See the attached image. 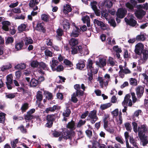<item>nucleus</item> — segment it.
Returning <instances> with one entry per match:
<instances>
[{"label": "nucleus", "mask_w": 148, "mask_h": 148, "mask_svg": "<svg viewBox=\"0 0 148 148\" xmlns=\"http://www.w3.org/2000/svg\"><path fill=\"white\" fill-rule=\"evenodd\" d=\"M144 49V45L141 43H138L135 46V52L138 55H140Z\"/></svg>", "instance_id": "nucleus-10"}, {"label": "nucleus", "mask_w": 148, "mask_h": 148, "mask_svg": "<svg viewBox=\"0 0 148 148\" xmlns=\"http://www.w3.org/2000/svg\"><path fill=\"white\" fill-rule=\"evenodd\" d=\"M6 114L3 113H0V123H3L4 122Z\"/></svg>", "instance_id": "nucleus-46"}, {"label": "nucleus", "mask_w": 148, "mask_h": 148, "mask_svg": "<svg viewBox=\"0 0 148 148\" xmlns=\"http://www.w3.org/2000/svg\"><path fill=\"white\" fill-rule=\"evenodd\" d=\"M109 64L111 66L116 65V62L115 60L112 58L109 57L108 59Z\"/></svg>", "instance_id": "nucleus-38"}, {"label": "nucleus", "mask_w": 148, "mask_h": 148, "mask_svg": "<svg viewBox=\"0 0 148 148\" xmlns=\"http://www.w3.org/2000/svg\"><path fill=\"white\" fill-rule=\"evenodd\" d=\"M71 113V111L69 109L67 108L66 110L64 111L63 115L64 116L68 117Z\"/></svg>", "instance_id": "nucleus-50"}, {"label": "nucleus", "mask_w": 148, "mask_h": 148, "mask_svg": "<svg viewBox=\"0 0 148 148\" xmlns=\"http://www.w3.org/2000/svg\"><path fill=\"white\" fill-rule=\"evenodd\" d=\"M74 88L76 90L75 92L78 93L79 96H82L83 95V92L80 90V86L79 84H76L74 86Z\"/></svg>", "instance_id": "nucleus-21"}, {"label": "nucleus", "mask_w": 148, "mask_h": 148, "mask_svg": "<svg viewBox=\"0 0 148 148\" xmlns=\"http://www.w3.org/2000/svg\"><path fill=\"white\" fill-rule=\"evenodd\" d=\"M130 84L132 86H136L138 84V82L137 80L132 78H131L129 79Z\"/></svg>", "instance_id": "nucleus-35"}, {"label": "nucleus", "mask_w": 148, "mask_h": 148, "mask_svg": "<svg viewBox=\"0 0 148 148\" xmlns=\"http://www.w3.org/2000/svg\"><path fill=\"white\" fill-rule=\"evenodd\" d=\"M55 116L54 115H48L47 116V121H52L54 119Z\"/></svg>", "instance_id": "nucleus-51"}, {"label": "nucleus", "mask_w": 148, "mask_h": 148, "mask_svg": "<svg viewBox=\"0 0 148 148\" xmlns=\"http://www.w3.org/2000/svg\"><path fill=\"white\" fill-rule=\"evenodd\" d=\"M41 18L44 21L48 22L49 21V16L47 14H43L41 15Z\"/></svg>", "instance_id": "nucleus-36"}, {"label": "nucleus", "mask_w": 148, "mask_h": 148, "mask_svg": "<svg viewBox=\"0 0 148 148\" xmlns=\"http://www.w3.org/2000/svg\"><path fill=\"white\" fill-rule=\"evenodd\" d=\"M127 13V11L126 9L124 8H119L117 10L116 15L118 17L122 18L125 17Z\"/></svg>", "instance_id": "nucleus-9"}, {"label": "nucleus", "mask_w": 148, "mask_h": 148, "mask_svg": "<svg viewBox=\"0 0 148 148\" xmlns=\"http://www.w3.org/2000/svg\"><path fill=\"white\" fill-rule=\"evenodd\" d=\"M69 43L71 46H75L78 44V41L75 38H71L69 41Z\"/></svg>", "instance_id": "nucleus-30"}, {"label": "nucleus", "mask_w": 148, "mask_h": 148, "mask_svg": "<svg viewBox=\"0 0 148 148\" xmlns=\"http://www.w3.org/2000/svg\"><path fill=\"white\" fill-rule=\"evenodd\" d=\"M28 105V104L27 103H24L22 105L21 108L22 112H25L28 109L29 107Z\"/></svg>", "instance_id": "nucleus-45"}, {"label": "nucleus", "mask_w": 148, "mask_h": 148, "mask_svg": "<svg viewBox=\"0 0 148 148\" xmlns=\"http://www.w3.org/2000/svg\"><path fill=\"white\" fill-rule=\"evenodd\" d=\"M3 26L2 29L5 31H8L9 30V26L10 24L9 22L5 21L2 23Z\"/></svg>", "instance_id": "nucleus-22"}, {"label": "nucleus", "mask_w": 148, "mask_h": 148, "mask_svg": "<svg viewBox=\"0 0 148 148\" xmlns=\"http://www.w3.org/2000/svg\"><path fill=\"white\" fill-rule=\"evenodd\" d=\"M12 67V66L11 64H9L5 65H3L1 68V71H4L5 70L9 69Z\"/></svg>", "instance_id": "nucleus-37"}, {"label": "nucleus", "mask_w": 148, "mask_h": 148, "mask_svg": "<svg viewBox=\"0 0 148 148\" xmlns=\"http://www.w3.org/2000/svg\"><path fill=\"white\" fill-rule=\"evenodd\" d=\"M139 138L143 146H145L148 143V138L146 137H143V136Z\"/></svg>", "instance_id": "nucleus-26"}, {"label": "nucleus", "mask_w": 148, "mask_h": 148, "mask_svg": "<svg viewBox=\"0 0 148 148\" xmlns=\"http://www.w3.org/2000/svg\"><path fill=\"white\" fill-rule=\"evenodd\" d=\"M57 36H62L63 34V30L60 28L58 29L56 31Z\"/></svg>", "instance_id": "nucleus-56"}, {"label": "nucleus", "mask_w": 148, "mask_h": 148, "mask_svg": "<svg viewBox=\"0 0 148 148\" xmlns=\"http://www.w3.org/2000/svg\"><path fill=\"white\" fill-rule=\"evenodd\" d=\"M94 62L91 59L88 60L86 64V68L88 71V79L91 81L93 79L92 73L96 74L98 71V70L94 68Z\"/></svg>", "instance_id": "nucleus-1"}, {"label": "nucleus", "mask_w": 148, "mask_h": 148, "mask_svg": "<svg viewBox=\"0 0 148 148\" xmlns=\"http://www.w3.org/2000/svg\"><path fill=\"white\" fill-rule=\"evenodd\" d=\"M109 115L108 114H105L103 117V126L104 129L110 133L114 132V130L112 129L114 126V122L113 121H111L108 123V119Z\"/></svg>", "instance_id": "nucleus-2"}, {"label": "nucleus", "mask_w": 148, "mask_h": 148, "mask_svg": "<svg viewBox=\"0 0 148 148\" xmlns=\"http://www.w3.org/2000/svg\"><path fill=\"white\" fill-rule=\"evenodd\" d=\"M45 55L47 56L51 57L52 56V52L48 49H46L45 51Z\"/></svg>", "instance_id": "nucleus-53"}, {"label": "nucleus", "mask_w": 148, "mask_h": 148, "mask_svg": "<svg viewBox=\"0 0 148 148\" xmlns=\"http://www.w3.org/2000/svg\"><path fill=\"white\" fill-rule=\"evenodd\" d=\"M94 22L95 24H97L99 26L101 27H103L105 26V24L103 22L96 19L94 20Z\"/></svg>", "instance_id": "nucleus-42"}, {"label": "nucleus", "mask_w": 148, "mask_h": 148, "mask_svg": "<svg viewBox=\"0 0 148 148\" xmlns=\"http://www.w3.org/2000/svg\"><path fill=\"white\" fill-rule=\"evenodd\" d=\"M39 81L34 78L32 79L30 82V86L33 87H36L39 84Z\"/></svg>", "instance_id": "nucleus-25"}, {"label": "nucleus", "mask_w": 148, "mask_h": 148, "mask_svg": "<svg viewBox=\"0 0 148 148\" xmlns=\"http://www.w3.org/2000/svg\"><path fill=\"white\" fill-rule=\"evenodd\" d=\"M127 17L130 19L129 20L126 18H125L124 19L126 23L132 26H135L137 24V22L134 19V17L133 16L129 14H128Z\"/></svg>", "instance_id": "nucleus-7"}, {"label": "nucleus", "mask_w": 148, "mask_h": 148, "mask_svg": "<svg viewBox=\"0 0 148 148\" xmlns=\"http://www.w3.org/2000/svg\"><path fill=\"white\" fill-rule=\"evenodd\" d=\"M105 4L106 6L108 8L111 7L112 5V2L109 0H106Z\"/></svg>", "instance_id": "nucleus-58"}, {"label": "nucleus", "mask_w": 148, "mask_h": 148, "mask_svg": "<svg viewBox=\"0 0 148 148\" xmlns=\"http://www.w3.org/2000/svg\"><path fill=\"white\" fill-rule=\"evenodd\" d=\"M63 63L66 65L70 67H71L73 65L72 62L67 59H64V60Z\"/></svg>", "instance_id": "nucleus-44"}, {"label": "nucleus", "mask_w": 148, "mask_h": 148, "mask_svg": "<svg viewBox=\"0 0 148 148\" xmlns=\"http://www.w3.org/2000/svg\"><path fill=\"white\" fill-rule=\"evenodd\" d=\"M26 65L24 63L18 64L16 65L14 68L16 69H23L26 68Z\"/></svg>", "instance_id": "nucleus-34"}, {"label": "nucleus", "mask_w": 148, "mask_h": 148, "mask_svg": "<svg viewBox=\"0 0 148 148\" xmlns=\"http://www.w3.org/2000/svg\"><path fill=\"white\" fill-rule=\"evenodd\" d=\"M23 44L22 42H18L15 44V48L17 51L21 49L23 46Z\"/></svg>", "instance_id": "nucleus-41"}, {"label": "nucleus", "mask_w": 148, "mask_h": 148, "mask_svg": "<svg viewBox=\"0 0 148 148\" xmlns=\"http://www.w3.org/2000/svg\"><path fill=\"white\" fill-rule=\"evenodd\" d=\"M105 79L101 77L98 78V81L100 83V85L103 88V85L106 86L108 85V82L110 80V77L109 75L106 74L104 76Z\"/></svg>", "instance_id": "nucleus-3"}, {"label": "nucleus", "mask_w": 148, "mask_h": 148, "mask_svg": "<svg viewBox=\"0 0 148 148\" xmlns=\"http://www.w3.org/2000/svg\"><path fill=\"white\" fill-rule=\"evenodd\" d=\"M144 80V81L147 83L148 82V76L145 73H143L141 74Z\"/></svg>", "instance_id": "nucleus-64"}, {"label": "nucleus", "mask_w": 148, "mask_h": 148, "mask_svg": "<svg viewBox=\"0 0 148 148\" xmlns=\"http://www.w3.org/2000/svg\"><path fill=\"white\" fill-rule=\"evenodd\" d=\"M96 64L101 68L104 67L106 65V59L104 58H100L99 61L96 62Z\"/></svg>", "instance_id": "nucleus-13"}, {"label": "nucleus", "mask_w": 148, "mask_h": 148, "mask_svg": "<svg viewBox=\"0 0 148 148\" xmlns=\"http://www.w3.org/2000/svg\"><path fill=\"white\" fill-rule=\"evenodd\" d=\"M39 65L40 67L42 68L43 69H47V65L42 62H41L39 64Z\"/></svg>", "instance_id": "nucleus-62"}, {"label": "nucleus", "mask_w": 148, "mask_h": 148, "mask_svg": "<svg viewBox=\"0 0 148 148\" xmlns=\"http://www.w3.org/2000/svg\"><path fill=\"white\" fill-rule=\"evenodd\" d=\"M82 19L84 23L90 21L89 17L87 15L85 16H83L82 17Z\"/></svg>", "instance_id": "nucleus-60"}, {"label": "nucleus", "mask_w": 148, "mask_h": 148, "mask_svg": "<svg viewBox=\"0 0 148 148\" xmlns=\"http://www.w3.org/2000/svg\"><path fill=\"white\" fill-rule=\"evenodd\" d=\"M64 69V67L62 65H59L56 68L55 67V71L56 70L58 72H60L62 71Z\"/></svg>", "instance_id": "nucleus-59"}, {"label": "nucleus", "mask_w": 148, "mask_h": 148, "mask_svg": "<svg viewBox=\"0 0 148 148\" xmlns=\"http://www.w3.org/2000/svg\"><path fill=\"white\" fill-rule=\"evenodd\" d=\"M98 119L97 111L96 110L91 111L89 113L87 120L89 121L92 123H94Z\"/></svg>", "instance_id": "nucleus-4"}, {"label": "nucleus", "mask_w": 148, "mask_h": 148, "mask_svg": "<svg viewBox=\"0 0 148 148\" xmlns=\"http://www.w3.org/2000/svg\"><path fill=\"white\" fill-rule=\"evenodd\" d=\"M85 60H79L76 64L77 68L79 70H82L85 66Z\"/></svg>", "instance_id": "nucleus-17"}, {"label": "nucleus", "mask_w": 148, "mask_h": 148, "mask_svg": "<svg viewBox=\"0 0 148 148\" xmlns=\"http://www.w3.org/2000/svg\"><path fill=\"white\" fill-rule=\"evenodd\" d=\"M60 107L57 106H54L53 107H49L46 109L45 112L47 113H49L50 112H53L56 109H59Z\"/></svg>", "instance_id": "nucleus-18"}, {"label": "nucleus", "mask_w": 148, "mask_h": 148, "mask_svg": "<svg viewBox=\"0 0 148 148\" xmlns=\"http://www.w3.org/2000/svg\"><path fill=\"white\" fill-rule=\"evenodd\" d=\"M44 91V94L46 96V97L49 100H51L52 99L53 96L52 94L47 91H45L44 89L42 90Z\"/></svg>", "instance_id": "nucleus-28"}, {"label": "nucleus", "mask_w": 148, "mask_h": 148, "mask_svg": "<svg viewBox=\"0 0 148 148\" xmlns=\"http://www.w3.org/2000/svg\"><path fill=\"white\" fill-rule=\"evenodd\" d=\"M79 96V94L78 93L74 92L72 95L71 96V100L74 103H76L77 102L78 100L76 98V97H77Z\"/></svg>", "instance_id": "nucleus-33"}, {"label": "nucleus", "mask_w": 148, "mask_h": 148, "mask_svg": "<svg viewBox=\"0 0 148 148\" xmlns=\"http://www.w3.org/2000/svg\"><path fill=\"white\" fill-rule=\"evenodd\" d=\"M131 96L129 94H127L124 98V99L122 102L123 106H126L128 103V105L130 107L132 105V101L130 99Z\"/></svg>", "instance_id": "nucleus-8"}, {"label": "nucleus", "mask_w": 148, "mask_h": 148, "mask_svg": "<svg viewBox=\"0 0 148 148\" xmlns=\"http://www.w3.org/2000/svg\"><path fill=\"white\" fill-rule=\"evenodd\" d=\"M74 134L75 132L73 131H70L69 130H67L62 133V136L59 137L58 140L59 141H61L62 138L66 140L68 139H70L73 135H74Z\"/></svg>", "instance_id": "nucleus-5"}, {"label": "nucleus", "mask_w": 148, "mask_h": 148, "mask_svg": "<svg viewBox=\"0 0 148 148\" xmlns=\"http://www.w3.org/2000/svg\"><path fill=\"white\" fill-rule=\"evenodd\" d=\"M112 105V103H110L102 104L100 106V108L102 110H104L110 107Z\"/></svg>", "instance_id": "nucleus-31"}, {"label": "nucleus", "mask_w": 148, "mask_h": 148, "mask_svg": "<svg viewBox=\"0 0 148 148\" xmlns=\"http://www.w3.org/2000/svg\"><path fill=\"white\" fill-rule=\"evenodd\" d=\"M23 40L24 43L26 45L31 44L33 42V40L29 37H26Z\"/></svg>", "instance_id": "nucleus-29"}, {"label": "nucleus", "mask_w": 148, "mask_h": 148, "mask_svg": "<svg viewBox=\"0 0 148 148\" xmlns=\"http://www.w3.org/2000/svg\"><path fill=\"white\" fill-rule=\"evenodd\" d=\"M77 138H75V137L74 135H73L70 139V144L71 145H76L77 143Z\"/></svg>", "instance_id": "nucleus-32"}, {"label": "nucleus", "mask_w": 148, "mask_h": 148, "mask_svg": "<svg viewBox=\"0 0 148 148\" xmlns=\"http://www.w3.org/2000/svg\"><path fill=\"white\" fill-rule=\"evenodd\" d=\"M26 25H25L23 24L19 25L18 28V30L20 32H22L25 31L26 29Z\"/></svg>", "instance_id": "nucleus-43"}, {"label": "nucleus", "mask_w": 148, "mask_h": 148, "mask_svg": "<svg viewBox=\"0 0 148 148\" xmlns=\"http://www.w3.org/2000/svg\"><path fill=\"white\" fill-rule=\"evenodd\" d=\"M42 92L40 91H38L36 94L37 101H41L42 99Z\"/></svg>", "instance_id": "nucleus-27"}, {"label": "nucleus", "mask_w": 148, "mask_h": 148, "mask_svg": "<svg viewBox=\"0 0 148 148\" xmlns=\"http://www.w3.org/2000/svg\"><path fill=\"white\" fill-rule=\"evenodd\" d=\"M111 114L113 115V117L117 116L119 114V110L117 108L112 112Z\"/></svg>", "instance_id": "nucleus-57"}, {"label": "nucleus", "mask_w": 148, "mask_h": 148, "mask_svg": "<svg viewBox=\"0 0 148 148\" xmlns=\"http://www.w3.org/2000/svg\"><path fill=\"white\" fill-rule=\"evenodd\" d=\"M66 127L68 128L73 130H75L76 128L75 123L73 121L69 122L67 124Z\"/></svg>", "instance_id": "nucleus-20"}, {"label": "nucleus", "mask_w": 148, "mask_h": 148, "mask_svg": "<svg viewBox=\"0 0 148 148\" xmlns=\"http://www.w3.org/2000/svg\"><path fill=\"white\" fill-rule=\"evenodd\" d=\"M14 39L12 37H8L5 40V43L6 44L11 43L13 42Z\"/></svg>", "instance_id": "nucleus-52"}, {"label": "nucleus", "mask_w": 148, "mask_h": 148, "mask_svg": "<svg viewBox=\"0 0 148 148\" xmlns=\"http://www.w3.org/2000/svg\"><path fill=\"white\" fill-rule=\"evenodd\" d=\"M16 78L17 79H19L22 76V73L20 71H17L15 73Z\"/></svg>", "instance_id": "nucleus-61"}, {"label": "nucleus", "mask_w": 148, "mask_h": 148, "mask_svg": "<svg viewBox=\"0 0 148 148\" xmlns=\"http://www.w3.org/2000/svg\"><path fill=\"white\" fill-rule=\"evenodd\" d=\"M7 81L6 83L12 84L13 77L11 75H9L6 77Z\"/></svg>", "instance_id": "nucleus-40"}, {"label": "nucleus", "mask_w": 148, "mask_h": 148, "mask_svg": "<svg viewBox=\"0 0 148 148\" xmlns=\"http://www.w3.org/2000/svg\"><path fill=\"white\" fill-rule=\"evenodd\" d=\"M136 94L138 98H140L143 95L144 92V88L141 86H138L136 89Z\"/></svg>", "instance_id": "nucleus-12"}, {"label": "nucleus", "mask_w": 148, "mask_h": 148, "mask_svg": "<svg viewBox=\"0 0 148 148\" xmlns=\"http://www.w3.org/2000/svg\"><path fill=\"white\" fill-rule=\"evenodd\" d=\"M119 68L120 69L119 72V76L123 78L124 76V73L123 72V67L122 65H120L119 66Z\"/></svg>", "instance_id": "nucleus-39"}, {"label": "nucleus", "mask_w": 148, "mask_h": 148, "mask_svg": "<svg viewBox=\"0 0 148 148\" xmlns=\"http://www.w3.org/2000/svg\"><path fill=\"white\" fill-rule=\"evenodd\" d=\"M50 66L53 71H55V67L57 66L58 64V62L55 59V58H51V61L50 62Z\"/></svg>", "instance_id": "nucleus-15"}, {"label": "nucleus", "mask_w": 148, "mask_h": 148, "mask_svg": "<svg viewBox=\"0 0 148 148\" xmlns=\"http://www.w3.org/2000/svg\"><path fill=\"white\" fill-rule=\"evenodd\" d=\"M40 0H31L29 5L30 7L33 8V10L35 11L38 9V7L37 6H35L37 5L39 2Z\"/></svg>", "instance_id": "nucleus-11"}, {"label": "nucleus", "mask_w": 148, "mask_h": 148, "mask_svg": "<svg viewBox=\"0 0 148 148\" xmlns=\"http://www.w3.org/2000/svg\"><path fill=\"white\" fill-rule=\"evenodd\" d=\"M109 23H110V25L114 27H115L116 26V23L114 19H109L108 20Z\"/></svg>", "instance_id": "nucleus-55"}, {"label": "nucleus", "mask_w": 148, "mask_h": 148, "mask_svg": "<svg viewBox=\"0 0 148 148\" xmlns=\"http://www.w3.org/2000/svg\"><path fill=\"white\" fill-rule=\"evenodd\" d=\"M62 25L64 28L66 30L69 29L70 28V24L66 19L64 20L62 23Z\"/></svg>", "instance_id": "nucleus-24"}, {"label": "nucleus", "mask_w": 148, "mask_h": 148, "mask_svg": "<svg viewBox=\"0 0 148 148\" xmlns=\"http://www.w3.org/2000/svg\"><path fill=\"white\" fill-rule=\"evenodd\" d=\"M131 94L132 97L133 102L134 103L138 101V99L136 97L135 93L134 92H132L131 93Z\"/></svg>", "instance_id": "nucleus-54"}, {"label": "nucleus", "mask_w": 148, "mask_h": 148, "mask_svg": "<svg viewBox=\"0 0 148 148\" xmlns=\"http://www.w3.org/2000/svg\"><path fill=\"white\" fill-rule=\"evenodd\" d=\"M143 58L144 60H146L148 58V51L144 50L143 52Z\"/></svg>", "instance_id": "nucleus-49"}, {"label": "nucleus", "mask_w": 148, "mask_h": 148, "mask_svg": "<svg viewBox=\"0 0 148 148\" xmlns=\"http://www.w3.org/2000/svg\"><path fill=\"white\" fill-rule=\"evenodd\" d=\"M73 25L74 26V27L73 28V30L71 34V37H77L79 35V28H77L75 25V23H73Z\"/></svg>", "instance_id": "nucleus-16"}, {"label": "nucleus", "mask_w": 148, "mask_h": 148, "mask_svg": "<svg viewBox=\"0 0 148 148\" xmlns=\"http://www.w3.org/2000/svg\"><path fill=\"white\" fill-rule=\"evenodd\" d=\"M145 14V12L142 10H137L135 12L136 16L137 18L139 19L142 18Z\"/></svg>", "instance_id": "nucleus-14"}, {"label": "nucleus", "mask_w": 148, "mask_h": 148, "mask_svg": "<svg viewBox=\"0 0 148 148\" xmlns=\"http://www.w3.org/2000/svg\"><path fill=\"white\" fill-rule=\"evenodd\" d=\"M71 8L69 5L66 4L64 6L63 12L65 14H67L68 12H71Z\"/></svg>", "instance_id": "nucleus-23"}, {"label": "nucleus", "mask_w": 148, "mask_h": 148, "mask_svg": "<svg viewBox=\"0 0 148 148\" xmlns=\"http://www.w3.org/2000/svg\"><path fill=\"white\" fill-rule=\"evenodd\" d=\"M39 63L36 60L32 61L31 62L30 64L32 67L33 68L37 67L39 65Z\"/></svg>", "instance_id": "nucleus-48"}, {"label": "nucleus", "mask_w": 148, "mask_h": 148, "mask_svg": "<svg viewBox=\"0 0 148 148\" xmlns=\"http://www.w3.org/2000/svg\"><path fill=\"white\" fill-rule=\"evenodd\" d=\"M148 128L145 125H141L138 128V135L139 138L143 136L148 131Z\"/></svg>", "instance_id": "nucleus-6"}, {"label": "nucleus", "mask_w": 148, "mask_h": 148, "mask_svg": "<svg viewBox=\"0 0 148 148\" xmlns=\"http://www.w3.org/2000/svg\"><path fill=\"white\" fill-rule=\"evenodd\" d=\"M136 39L138 41H144L145 39V37L143 34L138 35L136 37Z\"/></svg>", "instance_id": "nucleus-47"}, {"label": "nucleus", "mask_w": 148, "mask_h": 148, "mask_svg": "<svg viewBox=\"0 0 148 148\" xmlns=\"http://www.w3.org/2000/svg\"><path fill=\"white\" fill-rule=\"evenodd\" d=\"M125 126L127 130L130 131H131L132 128L131 125L129 123H125Z\"/></svg>", "instance_id": "nucleus-63"}, {"label": "nucleus", "mask_w": 148, "mask_h": 148, "mask_svg": "<svg viewBox=\"0 0 148 148\" xmlns=\"http://www.w3.org/2000/svg\"><path fill=\"white\" fill-rule=\"evenodd\" d=\"M36 29L38 31L44 32H45V28L44 27V23H38L37 24Z\"/></svg>", "instance_id": "nucleus-19"}]
</instances>
